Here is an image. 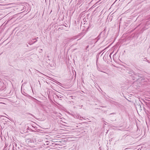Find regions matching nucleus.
I'll list each match as a JSON object with an SVG mask.
<instances>
[{"label": "nucleus", "instance_id": "1", "mask_svg": "<svg viewBox=\"0 0 150 150\" xmlns=\"http://www.w3.org/2000/svg\"><path fill=\"white\" fill-rule=\"evenodd\" d=\"M106 37V32L104 30L100 33L96 39H97L98 40L100 39H102V40H104Z\"/></svg>", "mask_w": 150, "mask_h": 150}, {"label": "nucleus", "instance_id": "2", "mask_svg": "<svg viewBox=\"0 0 150 150\" xmlns=\"http://www.w3.org/2000/svg\"><path fill=\"white\" fill-rule=\"evenodd\" d=\"M112 103L114 105H115L116 106H118V107H120L121 106V105L120 103H119L117 102H115V101H113V102Z\"/></svg>", "mask_w": 150, "mask_h": 150}, {"label": "nucleus", "instance_id": "3", "mask_svg": "<svg viewBox=\"0 0 150 150\" xmlns=\"http://www.w3.org/2000/svg\"><path fill=\"white\" fill-rule=\"evenodd\" d=\"M26 142H28V143H32V142H33V141L32 140V139L29 138H28L26 140Z\"/></svg>", "mask_w": 150, "mask_h": 150}, {"label": "nucleus", "instance_id": "4", "mask_svg": "<svg viewBox=\"0 0 150 150\" xmlns=\"http://www.w3.org/2000/svg\"><path fill=\"white\" fill-rule=\"evenodd\" d=\"M74 117L75 118H76L78 119H79V118L81 117L80 116L79 114L74 115Z\"/></svg>", "mask_w": 150, "mask_h": 150}, {"label": "nucleus", "instance_id": "5", "mask_svg": "<svg viewBox=\"0 0 150 150\" xmlns=\"http://www.w3.org/2000/svg\"><path fill=\"white\" fill-rule=\"evenodd\" d=\"M37 41V40L36 39V40L35 41H34V42H33L32 43H31L30 42H28V43L30 45H31L35 43Z\"/></svg>", "mask_w": 150, "mask_h": 150}, {"label": "nucleus", "instance_id": "6", "mask_svg": "<svg viewBox=\"0 0 150 150\" xmlns=\"http://www.w3.org/2000/svg\"><path fill=\"white\" fill-rule=\"evenodd\" d=\"M37 41V40L36 39V40L35 41H34V42H33L32 43H31L30 42H28V43L30 45H31L35 43Z\"/></svg>", "mask_w": 150, "mask_h": 150}, {"label": "nucleus", "instance_id": "7", "mask_svg": "<svg viewBox=\"0 0 150 150\" xmlns=\"http://www.w3.org/2000/svg\"><path fill=\"white\" fill-rule=\"evenodd\" d=\"M138 77H136V79H133V80H138L140 78V76H138Z\"/></svg>", "mask_w": 150, "mask_h": 150}, {"label": "nucleus", "instance_id": "8", "mask_svg": "<svg viewBox=\"0 0 150 150\" xmlns=\"http://www.w3.org/2000/svg\"><path fill=\"white\" fill-rule=\"evenodd\" d=\"M57 97L58 98H62V97H61L59 96H58L57 95Z\"/></svg>", "mask_w": 150, "mask_h": 150}, {"label": "nucleus", "instance_id": "9", "mask_svg": "<svg viewBox=\"0 0 150 150\" xmlns=\"http://www.w3.org/2000/svg\"><path fill=\"white\" fill-rule=\"evenodd\" d=\"M36 39H37V38H34V39H32V41H33V40H36Z\"/></svg>", "mask_w": 150, "mask_h": 150}, {"label": "nucleus", "instance_id": "10", "mask_svg": "<svg viewBox=\"0 0 150 150\" xmlns=\"http://www.w3.org/2000/svg\"><path fill=\"white\" fill-rule=\"evenodd\" d=\"M32 42H33L32 40H31V41H29V42H30L31 43H33Z\"/></svg>", "mask_w": 150, "mask_h": 150}, {"label": "nucleus", "instance_id": "11", "mask_svg": "<svg viewBox=\"0 0 150 150\" xmlns=\"http://www.w3.org/2000/svg\"><path fill=\"white\" fill-rule=\"evenodd\" d=\"M29 114L31 115H32V116H33V115L32 114H30V113H29Z\"/></svg>", "mask_w": 150, "mask_h": 150}, {"label": "nucleus", "instance_id": "12", "mask_svg": "<svg viewBox=\"0 0 150 150\" xmlns=\"http://www.w3.org/2000/svg\"><path fill=\"white\" fill-rule=\"evenodd\" d=\"M112 114H115V113H113L110 114V115Z\"/></svg>", "mask_w": 150, "mask_h": 150}, {"label": "nucleus", "instance_id": "13", "mask_svg": "<svg viewBox=\"0 0 150 150\" xmlns=\"http://www.w3.org/2000/svg\"><path fill=\"white\" fill-rule=\"evenodd\" d=\"M27 45V47H28V44H27V45Z\"/></svg>", "mask_w": 150, "mask_h": 150}, {"label": "nucleus", "instance_id": "14", "mask_svg": "<svg viewBox=\"0 0 150 150\" xmlns=\"http://www.w3.org/2000/svg\"><path fill=\"white\" fill-rule=\"evenodd\" d=\"M133 79H135V78H134V77H133Z\"/></svg>", "mask_w": 150, "mask_h": 150}, {"label": "nucleus", "instance_id": "15", "mask_svg": "<svg viewBox=\"0 0 150 150\" xmlns=\"http://www.w3.org/2000/svg\"><path fill=\"white\" fill-rule=\"evenodd\" d=\"M133 79H135V78H134V77H133Z\"/></svg>", "mask_w": 150, "mask_h": 150}, {"label": "nucleus", "instance_id": "16", "mask_svg": "<svg viewBox=\"0 0 150 150\" xmlns=\"http://www.w3.org/2000/svg\"><path fill=\"white\" fill-rule=\"evenodd\" d=\"M5 115H7L6 114H5Z\"/></svg>", "mask_w": 150, "mask_h": 150}, {"label": "nucleus", "instance_id": "17", "mask_svg": "<svg viewBox=\"0 0 150 150\" xmlns=\"http://www.w3.org/2000/svg\"><path fill=\"white\" fill-rule=\"evenodd\" d=\"M98 40H97V41H96V42H97V41H98Z\"/></svg>", "mask_w": 150, "mask_h": 150}]
</instances>
